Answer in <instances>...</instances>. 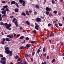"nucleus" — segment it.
Here are the masks:
<instances>
[{"label":"nucleus","mask_w":64,"mask_h":64,"mask_svg":"<svg viewBox=\"0 0 64 64\" xmlns=\"http://www.w3.org/2000/svg\"><path fill=\"white\" fill-rule=\"evenodd\" d=\"M5 53L7 54H10L9 55L10 56H12L13 54L12 52V51H10V50H5Z\"/></svg>","instance_id":"f257e3e1"},{"label":"nucleus","mask_w":64,"mask_h":64,"mask_svg":"<svg viewBox=\"0 0 64 64\" xmlns=\"http://www.w3.org/2000/svg\"><path fill=\"white\" fill-rule=\"evenodd\" d=\"M5 26L6 27H8V28H10L11 26V24H9L7 23H5Z\"/></svg>","instance_id":"f03ea898"},{"label":"nucleus","mask_w":64,"mask_h":64,"mask_svg":"<svg viewBox=\"0 0 64 64\" xmlns=\"http://www.w3.org/2000/svg\"><path fill=\"white\" fill-rule=\"evenodd\" d=\"M35 24L36 25V26H35V29H36V30H39V28H39V26L38 24L37 23H35Z\"/></svg>","instance_id":"7ed1b4c3"},{"label":"nucleus","mask_w":64,"mask_h":64,"mask_svg":"<svg viewBox=\"0 0 64 64\" xmlns=\"http://www.w3.org/2000/svg\"><path fill=\"white\" fill-rule=\"evenodd\" d=\"M36 20L38 23H40V22L41 20V19L39 18H37L36 19Z\"/></svg>","instance_id":"20e7f679"},{"label":"nucleus","mask_w":64,"mask_h":64,"mask_svg":"<svg viewBox=\"0 0 64 64\" xmlns=\"http://www.w3.org/2000/svg\"><path fill=\"white\" fill-rule=\"evenodd\" d=\"M3 40L4 41H8L9 42V41H10V40L8 38H2Z\"/></svg>","instance_id":"39448f33"},{"label":"nucleus","mask_w":64,"mask_h":64,"mask_svg":"<svg viewBox=\"0 0 64 64\" xmlns=\"http://www.w3.org/2000/svg\"><path fill=\"white\" fill-rule=\"evenodd\" d=\"M54 36V33L53 32H51L50 34V37H53Z\"/></svg>","instance_id":"423d86ee"},{"label":"nucleus","mask_w":64,"mask_h":64,"mask_svg":"<svg viewBox=\"0 0 64 64\" xmlns=\"http://www.w3.org/2000/svg\"><path fill=\"white\" fill-rule=\"evenodd\" d=\"M31 46V44H27L26 46V48H30V47Z\"/></svg>","instance_id":"0eeeda50"},{"label":"nucleus","mask_w":64,"mask_h":64,"mask_svg":"<svg viewBox=\"0 0 64 64\" xmlns=\"http://www.w3.org/2000/svg\"><path fill=\"white\" fill-rule=\"evenodd\" d=\"M15 25H16V27H18V22L16 21H15L14 22Z\"/></svg>","instance_id":"6e6552de"},{"label":"nucleus","mask_w":64,"mask_h":64,"mask_svg":"<svg viewBox=\"0 0 64 64\" xmlns=\"http://www.w3.org/2000/svg\"><path fill=\"white\" fill-rule=\"evenodd\" d=\"M6 12L5 10H4L2 12V14H6Z\"/></svg>","instance_id":"1a4fd4ad"},{"label":"nucleus","mask_w":64,"mask_h":64,"mask_svg":"<svg viewBox=\"0 0 64 64\" xmlns=\"http://www.w3.org/2000/svg\"><path fill=\"white\" fill-rule=\"evenodd\" d=\"M46 10L47 11H50V8L47 7L46 8Z\"/></svg>","instance_id":"9d476101"},{"label":"nucleus","mask_w":64,"mask_h":64,"mask_svg":"<svg viewBox=\"0 0 64 64\" xmlns=\"http://www.w3.org/2000/svg\"><path fill=\"white\" fill-rule=\"evenodd\" d=\"M42 55L43 56H44V57H46V56L47 55V54H46V53H45L44 54H43V55L42 54L40 56L41 57H42Z\"/></svg>","instance_id":"9b49d317"},{"label":"nucleus","mask_w":64,"mask_h":64,"mask_svg":"<svg viewBox=\"0 0 64 64\" xmlns=\"http://www.w3.org/2000/svg\"><path fill=\"white\" fill-rule=\"evenodd\" d=\"M5 17L6 18H7V15L5 14H4L2 16V17Z\"/></svg>","instance_id":"f8f14e48"},{"label":"nucleus","mask_w":64,"mask_h":64,"mask_svg":"<svg viewBox=\"0 0 64 64\" xmlns=\"http://www.w3.org/2000/svg\"><path fill=\"white\" fill-rule=\"evenodd\" d=\"M0 25H2H2H3L4 26V25H5V23L4 24L3 22H2L0 23Z\"/></svg>","instance_id":"ddd939ff"},{"label":"nucleus","mask_w":64,"mask_h":64,"mask_svg":"<svg viewBox=\"0 0 64 64\" xmlns=\"http://www.w3.org/2000/svg\"><path fill=\"white\" fill-rule=\"evenodd\" d=\"M35 7H36V8L37 9H39V6L37 4H36L35 6Z\"/></svg>","instance_id":"4468645a"},{"label":"nucleus","mask_w":64,"mask_h":64,"mask_svg":"<svg viewBox=\"0 0 64 64\" xmlns=\"http://www.w3.org/2000/svg\"><path fill=\"white\" fill-rule=\"evenodd\" d=\"M18 9L17 8H16L14 9V11L15 12H18Z\"/></svg>","instance_id":"2eb2a0df"},{"label":"nucleus","mask_w":64,"mask_h":64,"mask_svg":"<svg viewBox=\"0 0 64 64\" xmlns=\"http://www.w3.org/2000/svg\"><path fill=\"white\" fill-rule=\"evenodd\" d=\"M24 46H20L19 48L20 50H21V49H24Z\"/></svg>","instance_id":"dca6fc26"},{"label":"nucleus","mask_w":64,"mask_h":64,"mask_svg":"<svg viewBox=\"0 0 64 64\" xmlns=\"http://www.w3.org/2000/svg\"><path fill=\"white\" fill-rule=\"evenodd\" d=\"M0 62L2 63V64H6V61H0Z\"/></svg>","instance_id":"f3484780"},{"label":"nucleus","mask_w":64,"mask_h":64,"mask_svg":"<svg viewBox=\"0 0 64 64\" xmlns=\"http://www.w3.org/2000/svg\"><path fill=\"white\" fill-rule=\"evenodd\" d=\"M1 59H2V60H3V61H5V60H6V58L3 57L1 58Z\"/></svg>","instance_id":"a211bd4d"},{"label":"nucleus","mask_w":64,"mask_h":64,"mask_svg":"<svg viewBox=\"0 0 64 64\" xmlns=\"http://www.w3.org/2000/svg\"><path fill=\"white\" fill-rule=\"evenodd\" d=\"M16 3V2L15 1H12L11 2V4H14Z\"/></svg>","instance_id":"6ab92c4d"},{"label":"nucleus","mask_w":64,"mask_h":64,"mask_svg":"<svg viewBox=\"0 0 64 64\" xmlns=\"http://www.w3.org/2000/svg\"><path fill=\"white\" fill-rule=\"evenodd\" d=\"M24 36H21L20 38V40L23 39H24Z\"/></svg>","instance_id":"aec40b11"},{"label":"nucleus","mask_w":64,"mask_h":64,"mask_svg":"<svg viewBox=\"0 0 64 64\" xmlns=\"http://www.w3.org/2000/svg\"><path fill=\"white\" fill-rule=\"evenodd\" d=\"M49 16L51 18V16H52L53 14H52V13L50 12V13L49 14Z\"/></svg>","instance_id":"412c9836"},{"label":"nucleus","mask_w":64,"mask_h":64,"mask_svg":"<svg viewBox=\"0 0 64 64\" xmlns=\"http://www.w3.org/2000/svg\"><path fill=\"white\" fill-rule=\"evenodd\" d=\"M26 13L28 15V16L29 15V12L28 10H26Z\"/></svg>","instance_id":"4be33fe9"},{"label":"nucleus","mask_w":64,"mask_h":64,"mask_svg":"<svg viewBox=\"0 0 64 64\" xmlns=\"http://www.w3.org/2000/svg\"><path fill=\"white\" fill-rule=\"evenodd\" d=\"M19 2L20 4H22L23 3V0H19Z\"/></svg>","instance_id":"5701e85b"},{"label":"nucleus","mask_w":64,"mask_h":64,"mask_svg":"<svg viewBox=\"0 0 64 64\" xmlns=\"http://www.w3.org/2000/svg\"><path fill=\"white\" fill-rule=\"evenodd\" d=\"M21 14L22 15H23L24 16H26V14L24 12H22V13Z\"/></svg>","instance_id":"b1692460"},{"label":"nucleus","mask_w":64,"mask_h":64,"mask_svg":"<svg viewBox=\"0 0 64 64\" xmlns=\"http://www.w3.org/2000/svg\"><path fill=\"white\" fill-rule=\"evenodd\" d=\"M19 58V56L18 55H17L15 57V59H18Z\"/></svg>","instance_id":"393cba45"},{"label":"nucleus","mask_w":64,"mask_h":64,"mask_svg":"<svg viewBox=\"0 0 64 64\" xmlns=\"http://www.w3.org/2000/svg\"><path fill=\"white\" fill-rule=\"evenodd\" d=\"M5 51H7V50H9V48L8 47H7L6 48H5Z\"/></svg>","instance_id":"a878e982"},{"label":"nucleus","mask_w":64,"mask_h":64,"mask_svg":"<svg viewBox=\"0 0 64 64\" xmlns=\"http://www.w3.org/2000/svg\"><path fill=\"white\" fill-rule=\"evenodd\" d=\"M33 32L34 33V34H36L37 33L36 32V30H34L33 31Z\"/></svg>","instance_id":"bb28decb"},{"label":"nucleus","mask_w":64,"mask_h":64,"mask_svg":"<svg viewBox=\"0 0 64 64\" xmlns=\"http://www.w3.org/2000/svg\"><path fill=\"white\" fill-rule=\"evenodd\" d=\"M6 28L7 29H8L9 30H11V28H8V27H6Z\"/></svg>","instance_id":"cd10ccee"},{"label":"nucleus","mask_w":64,"mask_h":64,"mask_svg":"<svg viewBox=\"0 0 64 64\" xmlns=\"http://www.w3.org/2000/svg\"><path fill=\"white\" fill-rule=\"evenodd\" d=\"M25 2L24 1H23L22 4V6H25Z\"/></svg>","instance_id":"c85d7f7f"},{"label":"nucleus","mask_w":64,"mask_h":64,"mask_svg":"<svg viewBox=\"0 0 64 64\" xmlns=\"http://www.w3.org/2000/svg\"><path fill=\"white\" fill-rule=\"evenodd\" d=\"M16 20V19L15 18H14L12 19V22H15V21Z\"/></svg>","instance_id":"c756f323"},{"label":"nucleus","mask_w":64,"mask_h":64,"mask_svg":"<svg viewBox=\"0 0 64 64\" xmlns=\"http://www.w3.org/2000/svg\"><path fill=\"white\" fill-rule=\"evenodd\" d=\"M46 13L47 15H49V11H46Z\"/></svg>","instance_id":"7c9ffc66"},{"label":"nucleus","mask_w":64,"mask_h":64,"mask_svg":"<svg viewBox=\"0 0 64 64\" xmlns=\"http://www.w3.org/2000/svg\"><path fill=\"white\" fill-rule=\"evenodd\" d=\"M26 23L27 25H29L30 24V22L28 21H27L26 22Z\"/></svg>","instance_id":"2f4dec72"},{"label":"nucleus","mask_w":64,"mask_h":64,"mask_svg":"<svg viewBox=\"0 0 64 64\" xmlns=\"http://www.w3.org/2000/svg\"><path fill=\"white\" fill-rule=\"evenodd\" d=\"M40 49H38L37 51V53L38 54H39L40 52Z\"/></svg>","instance_id":"473e14b6"},{"label":"nucleus","mask_w":64,"mask_h":64,"mask_svg":"<svg viewBox=\"0 0 64 64\" xmlns=\"http://www.w3.org/2000/svg\"><path fill=\"white\" fill-rule=\"evenodd\" d=\"M53 13L54 14H57V11L56 10H54L53 12Z\"/></svg>","instance_id":"72a5a7b5"},{"label":"nucleus","mask_w":64,"mask_h":64,"mask_svg":"<svg viewBox=\"0 0 64 64\" xmlns=\"http://www.w3.org/2000/svg\"><path fill=\"white\" fill-rule=\"evenodd\" d=\"M52 4H54V3H56L55 1L54 0H52Z\"/></svg>","instance_id":"f704fd0d"},{"label":"nucleus","mask_w":64,"mask_h":64,"mask_svg":"<svg viewBox=\"0 0 64 64\" xmlns=\"http://www.w3.org/2000/svg\"><path fill=\"white\" fill-rule=\"evenodd\" d=\"M29 38L28 37H26V41H28V40H29Z\"/></svg>","instance_id":"c9c22d12"},{"label":"nucleus","mask_w":64,"mask_h":64,"mask_svg":"<svg viewBox=\"0 0 64 64\" xmlns=\"http://www.w3.org/2000/svg\"><path fill=\"white\" fill-rule=\"evenodd\" d=\"M3 7L4 8H7L8 7V6H3Z\"/></svg>","instance_id":"e433bc0d"},{"label":"nucleus","mask_w":64,"mask_h":64,"mask_svg":"<svg viewBox=\"0 0 64 64\" xmlns=\"http://www.w3.org/2000/svg\"><path fill=\"white\" fill-rule=\"evenodd\" d=\"M32 44V43H35V41H32L31 42H30Z\"/></svg>","instance_id":"4c0bfd02"},{"label":"nucleus","mask_w":64,"mask_h":64,"mask_svg":"<svg viewBox=\"0 0 64 64\" xmlns=\"http://www.w3.org/2000/svg\"><path fill=\"white\" fill-rule=\"evenodd\" d=\"M55 61V59H54L52 61V63H54V62Z\"/></svg>","instance_id":"58836bf2"},{"label":"nucleus","mask_w":64,"mask_h":64,"mask_svg":"<svg viewBox=\"0 0 64 64\" xmlns=\"http://www.w3.org/2000/svg\"><path fill=\"white\" fill-rule=\"evenodd\" d=\"M15 5L17 7H19V5H18V3H16Z\"/></svg>","instance_id":"ea45409f"},{"label":"nucleus","mask_w":64,"mask_h":64,"mask_svg":"<svg viewBox=\"0 0 64 64\" xmlns=\"http://www.w3.org/2000/svg\"><path fill=\"white\" fill-rule=\"evenodd\" d=\"M7 37H8L9 38H11V36L10 35H8L7 36Z\"/></svg>","instance_id":"a19ab883"},{"label":"nucleus","mask_w":64,"mask_h":64,"mask_svg":"<svg viewBox=\"0 0 64 64\" xmlns=\"http://www.w3.org/2000/svg\"><path fill=\"white\" fill-rule=\"evenodd\" d=\"M32 56H34V55H35V52H32Z\"/></svg>","instance_id":"79ce46f5"},{"label":"nucleus","mask_w":64,"mask_h":64,"mask_svg":"<svg viewBox=\"0 0 64 64\" xmlns=\"http://www.w3.org/2000/svg\"><path fill=\"white\" fill-rule=\"evenodd\" d=\"M58 25L59 26H60V27H62V24L60 23H58Z\"/></svg>","instance_id":"37998d69"},{"label":"nucleus","mask_w":64,"mask_h":64,"mask_svg":"<svg viewBox=\"0 0 64 64\" xmlns=\"http://www.w3.org/2000/svg\"><path fill=\"white\" fill-rule=\"evenodd\" d=\"M37 13L36 12H34V15H37Z\"/></svg>","instance_id":"c03bdc74"},{"label":"nucleus","mask_w":64,"mask_h":64,"mask_svg":"<svg viewBox=\"0 0 64 64\" xmlns=\"http://www.w3.org/2000/svg\"><path fill=\"white\" fill-rule=\"evenodd\" d=\"M28 55L27 54H26L24 55V56H25V57L26 58V57H28Z\"/></svg>","instance_id":"a18cd8bd"},{"label":"nucleus","mask_w":64,"mask_h":64,"mask_svg":"<svg viewBox=\"0 0 64 64\" xmlns=\"http://www.w3.org/2000/svg\"><path fill=\"white\" fill-rule=\"evenodd\" d=\"M6 11H9V9L8 8H6Z\"/></svg>","instance_id":"49530a36"},{"label":"nucleus","mask_w":64,"mask_h":64,"mask_svg":"<svg viewBox=\"0 0 64 64\" xmlns=\"http://www.w3.org/2000/svg\"><path fill=\"white\" fill-rule=\"evenodd\" d=\"M14 17V16H11L10 17V18H13Z\"/></svg>","instance_id":"de8ad7c7"},{"label":"nucleus","mask_w":64,"mask_h":64,"mask_svg":"<svg viewBox=\"0 0 64 64\" xmlns=\"http://www.w3.org/2000/svg\"><path fill=\"white\" fill-rule=\"evenodd\" d=\"M45 48H45V47H44V48L43 49V51L44 52L45 51Z\"/></svg>","instance_id":"09e8293b"},{"label":"nucleus","mask_w":64,"mask_h":64,"mask_svg":"<svg viewBox=\"0 0 64 64\" xmlns=\"http://www.w3.org/2000/svg\"><path fill=\"white\" fill-rule=\"evenodd\" d=\"M55 25L56 27H57V28H58V26H57V24H55Z\"/></svg>","instance_id":"8fccbe9b"},{"label":"nucleus","mask_w":64,"mask_h":64,"mask_svg":"<svg viewBox=\"0 0 64 64\" xmlns=\"http://www.w3.org/2000/svg\"><path fill=\"white\" fill-rule=\"evenodd\" d=\"M60 43H61V45H63V44L62 41L60 42Z\"/></svg>","instance_id":"3c124183"},{"label":"nucleus","mask_w":64,"mask_h":64,"mask_svg":"<svg viewBox=\"0 0 64 64\" xmlns=\"http://www.w3.org/2000/svg\"><path fill=\"white\" fill-rule=\"evenodd\" d=\"M10 36H11V38H14V36H13V35L11 34L10 35Z\"/></svg>","instance_id":"603ef678"},{"label":"nucleus","mask_w":64,"mask_h":64,"mask_svg":"<svg viewBox=\"0 0 64 64\" xmlns=\"http://www.w3.org/2000/svg\"><path fill=\"white\" fill-rule=\"evenodd\" d=\"M24 64H27V62L26 61H24Z\"/></svg>","instance_id":"864d4df0"},{"label":"nucleus","mask_w":64,"mask_h":64,"mask_svg":"<svg viewBox=\"0 0 64 64\" xmlns=\"http://www.w3.org/2000/svg\"><path fill=\"white\" fill-rule=\"evenodd\" d=\"M3 57V55L2 54H0V57Z\"/></svg>","instance_id":"5fc2aeb1"},{"label":"nucleus","mask_w":64,"mask_h":64,"mask_svg":"<svg viewBox=\"0 0 64 64\" xmlns=\"http://www.w3.org/2000/svg\"><path fill=\"white\" fill-rule=\"evenodd\" d=\"M51 24H48V27H50V26H51Z\"/></svg>","instance_id":"6e6d98bb"},{"label":"nucleus","mask_w":64,"mask_h":64,"mask_svg":"<svg viewBox=\"0 0 64 64\" xmlns=\"http://www.w3.org/2000/svg\"><path fill=\"white\" fill-rule=\"evenodd\" d=\"M2 3L4 4V3H5V1H2Z\"/></svg>","instance_id":"4d7b16f0"},{"label":"nucleus","mask_w":64,"mask_h":64,"mask_svg":"<svg viewBox=\"0 0 64 64\" xmlns=\"http://www.w3.org/2000/svg\"><path fill=\"white\" fill-rule=\"evenodd\" d=\"M30 60H31V61H33V58H30Z\"/></svg>","instance_id":"13d9d810"},{"label":"nucleus","mask_w":64,"mask_h":64,"mask_svg":"<svg viewBox=\"0 0 64 64\" xmlns=\"http://www.w3.org/2000/svg\"><path fill=\"white\" fill-rule=\"evenodd\" d=\"M26 40H24V42H22V43H25L26 42Z\"/></svg>","instance_id":"bf43d9fd"},{"label":"nucleus","mask_w":64,"mask_h":64,"mask_svg":"<svg viewBox=\"0 0 64 64\" xmlns=\"http://www.w3.org/2000/svg\"><path fill=\"white\" fill-rule=\"evenodd\" d=\"M49 56H47L46 57V59H47V60L49 59Z\"/></svg>","instance_id":"052dcab7"},{"label":"nucleus","mask_w":64,"mask_h":64,"mask_svg":"<svg viewBox=\"0 0 64 64\" xmlns=\"http://www.w3.org/2000/svg\"><path fill=\"white\" fill-rule=\"evenodd\" d=\"M29 12L30 13H32L33 12L32 10H30Z\"/></svg>","instance_id":"680f3d73"},{"label":"nucleus","mask_w":64,"mask_h":64,"mask_svg":"<svg viewBox=\"0 0 64 64\" xmlns=\"http://www.w3.org/2000/svg\"><path fill=\"white\" fill-rule=\"evenodd\" d=\"M2 17H0V21H2Z\"/></svg>","instance_id":"e2e57ef3"},{"label":"nucleus","mask_w":64,"mask_h":64,"mask_svg":"<svg viewBox=\"0 0 64 64\" xmlns=\"http://www.w3.org/2000/svg\"><path fill=\"white\" fill-rule=\"evenodd\" d=\"M20 30H22V28L21 26H20Z\"/></svg>","instance_id":"0e129e2a"},{"label":"nucleus","mask_w":64,"mask_h":64,"mask_svg":"<svg viewBox=\"0 0 64 64\" xmlns=\"http://www.w3.org/2000/svg\"><path fill=\"white\" fill-rule=\"evenodd\" d=\"M20 60H21V59H20V58H18V61H20Z\"/></svg>","instance_id":"69168bd1"},{"label":"nucleus","mask_w":64,"mask_h":64,"mask_svg":"<svg viewBox=\"0 0 64 64\" xmlns=\"http://www.w3.org/2000/svg\"><path fill=\"white\" fill-rule=\"evenodd\" d=\"M5 42V41H3V40H2V44H4V43Z\"/></svg>","instance_id":"338daca9"},{"label":"nucleus","mask_w":64,"mask_h":64,"mask_svg":"<svg viewBox=\"0 0 64 64\" xmlns=\"http://www.w3.org/2000/svg\"><path fill=\"white\" fill-rule=\"evenodd\" d=\"M44 64H46L47 62H44Z\"/></svg>","instance_id":"774afa93"}]
</instances>
